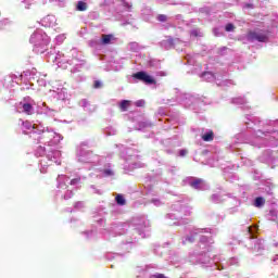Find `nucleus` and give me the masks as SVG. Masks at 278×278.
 <instances>
[{
    "label": "nucleus",
    "instance_id": "nucleus-1",
    "mask_svg": "<svg viewBox=\"0 0 278 278\" xmlns=\"http://www.w3.org/2000/svg\"><path fill=\"white\" fill-rule=\"evenodd\" d=\"M71 55H73V59L68 61L66 60V58H64V54L60 52L55 53V51H51L50 53H48V60H50L51 62H54L56 66H59V68H68L66 64L73 65L74 67L71 70L72 73H77L79 68H81V66L86 64V60H84L81 54L77 52V49H72Z\"/></svg>",
    "mask_w": 278,
    "mask_h": 278
},
{
    "label": "nucleus",
    "instance_id": "nucleus-2",
    "mask_svg": "<svg viewBox=\"0 0 278 278\" xmlns=\"http://www.w3.org/2000/svg\"><path fill=\"white\" fill-rule=\"evenodd\" d=\"M37 140L39 142H43V144H49V147H55V144H60V141L63 140L62 135L49 130L48 128H45V125L42 123L37 124Z\"/></svg>",
    "mask_w": 278,
    "mask_h": 278
},
{
    "label": "nucleus",
    "instance_id": "nucleus-3",
    "mask_svg": "<svg viewBox=\"0 0 278 278\" xmlns=\"http://www.w3.org/2000/svg\"><path fill=\"white\" fill-rule=\"evenodd\" d=\"M88 141L80 142L76 148V160L80 164H98L99 155L88 150Z\"/></svg>",
    "mask_w": 278,
    "mask_h": 278
},
{
    "label": "nucleus",
    "instance_id": "nucleus-4",
    "mask_svg": "<svg viewBox=\"0 0 278 278\" xmlns=\"http://www.w3.org/2000/svg\"><path fill=\"white\" fill-rule=\"evenodd\" d=\"M189 262L191 264H203L204 266H215L218 270L220 268H227V265L225 264H218V258L211 260L207 256H203V254L197 255L195 253H192L189 255Z\"/></svg>",
    "mask_w": 278,
    "mask_h": 278
},
{
    "label": "nucleus",
    "instance_id": "nucleus-5",
    "mask_svg": "<svg viewBox=\"0 0 278 278\" xmlns=\"http://www.w3.org/2000/svg\"><path fill=\"white\" fill-rule=\"evenodd\" d=\"M270 136V131L256 130L250 137L247 138V143L252 147H266L268 144V137Z\"/></svg>",
    "mask_w": 278,
    "mask_h": 278
},
{
    "label": "nucleus",
    "instance_id": "nucleus-6",
    "mask_svg": "<svg viewBox=\"0 0 278 278\" xmlns=\"http://www.w3.org/2000/svg\"><path fill=\"white\" fill-rule=\"evenodd\" d=\"M103 5L114 8L117 14L129 12L131 10V4L125 0H104Z\"/></svg>",
    "mask_w": 278,
    "mask_h": 278
},
{
    "label": "nucleus",
    "instance_id": "nucleus-7",
    "mask_svg": "<svg viewBox=\"0 0 278 278\" xmlns=\"http://www.w3.org/2000/svg\"><path fill=\"white\" fill-rule=\"evenodd\" d=\"M81 181L80 177L71 179V177L66 175H59L56 178V188L59 192H62V190H67L68 185L70 186H77Z\"/></svg>",
    "mask_w": 278,
    "mask_h": 278
},
{
    "label": "nucleus",
    "instance_id": "nucleus-8",
    "mask_svg": "<svg viewBox=\"0 0 278 278\" xmlns=\"http://www.w3.org/2000/svg\"><path fill=\"white\" fill-rule=\"evenodd\" d=\"M162 49H165L166 51H168V49H173V47L175 49H177V51H184V47H188V42L186 41H181L180 39H173L170 37L162 40L160 42Z\"/></svg>",
    "mask_w": 278,
    "mask_h": 278
},
{
    "label": "nucleus",
    "instance_id": "nucleus-9",
    "mask_svg": "<svg viewBox=\"0 0 278 278\" xmlns=\"http://www.w3.org/2000/svg\"><path fill=\"white\" fill-rule=\"evenodd\" d=\"M201 77L204 81H216L217 86H233V80L220 78V75H214L212 72H204Z\"/></svg>",
    "mask_w": 278,
    "mask_h": 278
},
{
    "label": "nucleus",
    "instance_id": "nucleus-10",
    "mask_svg": "<svg viewBox=\"0 0 278 278\" xmlns=\"http://www.w3.org/2000/svg\"><path fill=\"white\" fill-rule=\"evenodd\" d=\"M249 42H268V33L263 30L250 31L247 35Z\"/></svg>",
    "mask_w": 278,
    "mask_h": 278
},
{
    "label": "nucleus",
    "instance_id": "nucleus-11",
    "mask_svg": "<svg viewBox=\"0 0 278 278\" xmlns=\"http://www.w3.org/2000/svg\"><path fill=\"white\" fill-rule=\"evenodd\" d=\"M49 42H51V38L42 30H37V47L39 53H45V47H48Z\"/></svg>",
    "mask_w": 278,
    "mask_h": 278
},
{
    "label": "nucleus",
    "instance_id": "nucleus-12",
    "mask_svg": "<svg viewBox=\"0 0 278 278\" xmlns=\"http://www.w3.org/2000/svg\"><path fill=\"white\" fill-rule=\"evenodd\" d=\"M49 92L59 101H66V99H68V92L64 87L52 86V89H49Z\"/></svg>",
    "mask_w": 278,
    "mask_h": 278
},
{
    "label": "nucleus",
    "instance_id": "nucleus-13",
    "mask_svg": "<svg viewBox=\"0 0 278 278\" xmlns=\"http://www.w3.org/2000/svg\"><path fill=\"white\" fill-rule=\"evenodd\" d=\"M132 224L139 232V236H142V231H144V229H149L151 225L149 219H147L144 216L134 218Z\"/></svg>",
    "mask_w": 278,
    "mask_h": 278
},
{
    "label": "nucleus",
    "instance_id": "nucleus-14",
    "mask_svg": "<svg viewBox=\"0 0 278 278\" xmlns=\"http://www.w3.org/2000/svg\"><path fill=\"white\" fill-rule=\"evenodd\" d=\"M188 181L189 186L194 190H207L210 188V185L201 178H189Z\"/></svg>",
    "mask_w": 278,
    "mask_h": 278
},
{
    "label": "nucleus",
    "instance_id": "nucleus-15",
    "mask_svg": "<svg viewBox=\"0 0 278 278\" xmlns=\"http://www.w3.org/2000/svg\"><path fill=\"white\" fill-rule=\"evenodd\" d=\"M178 102L180 105H184V108H190L193 103H197V99L190 93H184L178 98Z\"/></svg>",
    "mask_w": 278,
    "mask_h": 278
},
{
    "label": "nucleus",
    "instance_id": "nucleus-16",
    "mask_svg": "<svg viewBox=\"0 0 278 278\" xmlns=\"http://www.w3.org/2000/svg\"><path fill=\"white\" fill-rule=\"evenodd\" d=\"M213 244H214V241L212 239H208L205 236H200L199 247L201 249V253H205L210 251Z\"/></svg>",
    "mask_w": 278,
    "mask_h": 278
},
{
    "label": "nucleus",
    "instance_id": "nucleus-17",
    "mask_svg": "<svg viewBox=\"0 0 278 278\" xmlns=\"http://www.w3.org/2000/svg\"><path fill=\"white\" fill-rule=\"evenodd\" d=\"M135 79H139L140 81H143L151 86V84H155V79L151 77L147 72H138L134 75Z\"/></svg>",
    "mask_w": 278,
    "mask_h": 278
},
{
    "label": "nucleus",
    "instance_id": "nucleus-18",
    "mask_svg": "<svg viewBox=\"0 0 278 278\" xmlns=\"http://www.w3.org/2000/svg\"><path fill=\"white\" fill-rule=\"evenodd\" d=\"M203 231H204L205 233H207V231H210V230H208L207 228H205V229H193V230H191L190 235L187 236L185 239H182V244H188V242H189L190 244H192V242H194L195 236H198L199 233H203Z\"/></svg>",
    "mask_w": 278,
    "mask_h": 278
},
{
    "label": "nucleus",
    "instance_id": "nucleus-19",
    "mask_svg": "<svg viewBox=\"0 0 278 278\" xmlns=\"http://www.w3.org/2000/svg\"><path fill=\"white\" fill-rule=\"evenodd\" d=\"M46 157L50 162H54V164H58V166L62 164V152L60 150L49 152Z\"/></svg>",
    "mask_w": 278,
    "mask_h": 278
},
{
    "label": "nucleus",
    "instance_id": "nucleus-20",
    "mask_svg": "<svg viewBox=\"0 0 278 278\" xmlns=\"http://www.w3.org/2000/svg\"><path fill=\"white\" fill-rule=\"evenodd\" d=\"M37 114H46L47 116H55L58 114V111L53 109H49L45 103L37 105Z\"/></svg>",
    "mask_w": 278,
    "mask_h": 278
},
{
    "label": "nucleus",
    "instance_id": "nucleus-21",
    "mask_svg": "<svg viewBox=\"0 0 278 278\" xmlns=\"http://www.w3.org/2000/svg\"><path fill=\"white\" fill-rule=\"evenodd\" d=\"M56 23L58 20L54 17V15H47L40 21V25H42V27H55Z\"/></svg>",
    "mask_w": 278,
    "mask_h": 278
},
{
    "label": "nucleus",
    "instance_id": "nucleus-22",
    "mask_svg": "<svg viewBox=\"0 0 278 278\" xmlns=\"http://www.w3.org/2000/svg\"><path fill=\"white\" fill-rule=\"evenodd\" d=\"M80 108H83L85 110V112H89L92 113L97 110V106L90 104V102H88V100H81L79 102Z\"/></svg>",
    "mask_w": 278,
    "mask_h": 278
},
{
    "label": "nucleus",
    "instance_id": "nucleus-23",
    "mask_svg": "<svg viewBox=\"0 0 278 278\" xmlns=\"http://www.w3.org/2000/svg\"><path fill=\"white\" fill-rule=\"evenodd\" d=\"M128 51H132L134 53H138V51H142V49H144V47L140 46V43L132 41L128 43L127 47Z\"/></svg>",
    "mask_w": 278,
    "mask_h": 278
},
{
    "label": "nucleus",
    "instance_id": "nucleus-24",
    "mask_svg": "<svg viewBox=\"0 0 278 278\" xmlns=\"http://www.w3.org/2000/svg\"><path fill=\"white\" fill-rule=\"evenodd\" d=\"M174 210H178L180 214H185V216H190V207L189 206H181V204H175Z\"/></svg>",
    "mask_w": 278,
    "mask_h": 278
},
{
    "label": "nucleus",
    "instance_id": "nucleus-25",
    "mask_svg": "<svg viewBox=\"0 0 278 278\" xmlns=\"http://www.w3.org/2000/svg\"><path fill=\"white\" fill-rule=\"evenodd\" d=\"M211 203H223L225 201V195L220 193H213L210 198Z\"/></svg>",
    "mask_w": 278,
    "mask_h": 278
},
{
    "label": "nucleus",
    "instance_id": "nucleus-26",
    "mask_svg": "<svg viewBox=\"0 0 278 278\" xmlns=\"http://www.w3.org/2000/svg\"><path fill=\"white\" fill-rule=\"evenodd\" d=\"M114 40H116V38H114V35H102L101 42L102 45H112Z\"/></svg>",
    "mask_w": 278,
    "mask_h": 278
},
{
    "label": "nucleus",
    "instance_id": "nucleus-27",
    "mask_svg": "<svg viewBox=\"0 0 278 278\" xmlns=\"http://www.w3.org/2000/svg\"><path fill=\"white\" fill-rule=\"evenodd\" d=\"M202 140H204V142H212V140H214V132L212 130H206L202 134Z\"/></svg>",
    "mask_w": 278,
    "mask_h": 278
},
{
    "label": "nucleus",
    "instance_id": "nucleus-28",
    "mask_svg": "<svg viewBox=\"0 0 278 278\" xmlns=\"http://www.w3.org/2000/svg\"><path fill=\"white\" fill-rule=\"evenodd\" d=\"M265 204H266V200L262 197L255 198V200L252 203L254 207H264Z\"/></svg>",
    "mask_w": 278,
    "mask_h": 278
},
{
    "label": "nucleus",
    "instance_id": "nucleus-29",
    "mask_svg": "<svg viewBox=\"0 0 278 278\" xmlns=\"http://www.w3.org/2000/svg\"><path fill=\"white\" fill-rule=\"evenodd\" d=\"M114 175V169H112V167L109 168H104L101 170V173L99 174V177H113Z\"/></svg>",
    "mask_w": 278,
    "mask_h": 278
},
{
    "label": "nucleus",
    "instance_id": "nucleus-30",
    "mask_svg": "<svg viewBox=\"0 0 278 278\" xmlns=\"http://www.w3.org/2000/svg\"><path fill=\"white\" fill-rule=\"evenodd\" d=\"M254 244V251H262L264 249V240L262 239H256L252 241Z\"/></svg>",
    "mask_w": 278,
    "mask_h": 278
},
{
    "label": "nucleus",
    "instance_id": "nucleus-31",
    "mask_svg": "<svg viewBox=\"0 0 278 278\" xmlns=\"http://www.w3.org/2000/svg\"><path fill=\"white\" fill-rule=\"evenodd\" d=\"M76 9L78 12H86V10H88V4L84 1H78Z\"/></svg>",
    "mask_w": 278,
    "mask_h": 278
},
{
    "label": "nucleus",
    "instance_id": "nucleus-32",
    "mask_svg": "<svg viewBox=\"0 0 278 278\" xmlns=\"http://www.w3.org/2000/svg\"><path fill=\"white\" fill-rule=\"evenodd\" d=\"M232 103L235 105H245L247 100L244 98H242V97H239V98L232 99Z\"/></svg>",
    "mask_w": 278,
    "mask_h": 278
},
{
    "label": "nucleus",
    "instance_id": "nucleus-33",
    "mask_svg": "<svg viewBox=\"0 0 278 278\" xmlns=\"http://www.w3.org/2000/svg\"><path fill=\"white\" fill-rule=\"evenodd\" d=\"M130 103L131 102L129 100H123L119 103V108H121L122 112H127V108H129Z\"/></svg>",
    "mask_w": 278,
    "mask_h": 278
},
{
    "label": "nucleus",
    "instance_id": "nucleus-34",
    "mask_svg": "<svg viewBox=\"0 0 278 278\" xmlns=\"http://www.w3.org/2000/svg\"><path fill=\"white\" fill-rule=\"evenodd\" d=\"M106 136H116V128L113 126H109L104 130Z\"/></svg>",
    "mask_w": 278,
    "mask_h": 278
},
{
    "label": "nucleus",
    "instance_id": "nucleus-35",
    "mask_svg": "<svg viewBox=\"0 0 278 278\" xmlns=\"http://www.w3.org/2000/svg\"><path fill=\"white\" fill-rule=\"evenodd\" d=\"M115 201H116L117 205H125L127 203L125 200V197H123V194H117L115 198Z\"/></svg>",
    "mask_w": 278,
    "mask_h": 278
},
{
    "label": "nucleus",
    "instance_id": "nucleus-36",
    "mask_svg": "<svg viewBox=\"0 0 278 278\" xmlns=\"http://www.w3.org/2000/svg\"><path fill=\"white\" fill-rule=\"evenodd\" d=\"M150 203H153L155 207H160L161 205H164V202H162L159 198H152L150 200Z\"/></svg>",
    "mask_w": 278,
    "mask_h": 278
},
{
    "label": "nucleus",
    "instance_id": "nucleus-37",
    "mask_svg": "<svg viewBox=\"0 0 278 278\" xmlns=\"http://www.w3.org/2000/svg\"><path fill=\"white\" fill-rule=\"evenodd\" d=\"M66 40V35L62 34L55 37L56 45H62Z\"/></svg>",
    "mask_w": 278,
    "mask_h": 278
},
{
    "label": "nucleus",
    "instance_id": "nucleus-38",
    "mask_svg": "<svg viewBox=\"0 0 278 278\" xmlns=\"http://www.w3.org/2000/svg\"><path fill=\"white\" fill-rule=\"evenodd\" d=\"M45 153H47V149H45V147H42V146H38L37 147V155L42 157V155H45Z\"/></svg>",
    "mask_w": 278,
    "mask_h": 278
},
{
    "label": "nucleus",
    "instance_id": "nucleus-39",
    "mask_svg": "<svg viewBox=\"0 0 278 278\" xmlns=\"http://www.w3.org/2000/svg\"><path fill=\"white\" fill-rule=\"evenodd\" d=\"M147 127H151V123H149V122H140L138 129L142 130V129H147Z\"/></svg>",
    "mask_w": 278,
    "mask_h": 278
},
{
    "label": "nucleus",
    "instance_id": "nucleus-40",
    "mask_svg": "<svg viewBox=\"0 0 278 278\" xmlns=\"http://www.w3.org/2000/svg\"><path fill=\"white\" fill-rule=\"evenodd\" d=\"M73 197V191L72 190H67L64 195L63 199L64 201H68V199H71Z\"/></svg>",
    "mask_w": 278,
    "mask_h": 278
},
{
    "label": "nucleus",
    "instance_id": "nucleus-41",
    "mask_svg": "<svg viewBox=\"0 0 278 278\" xmlns=\"http://www.w3.org/2000/svg\"><path fill=\"white\" fill-rule=\"evenodd\" d=\"M168 17L165 14L157 15V21H160V23H166Z\"/></svg>",
    "mask_w": 278,
    "mask_h": 278
},
{
    "label": "nucleus",
    "instance_id": "nucleus-42",
    "mask_svg": "<svg viewBox=\"0 0 278 278\" xmlns=\"http://www.w3.org/2000/svg\"><path fill=\"white\" fill-rule=\"evenodd\" d=\"M233 29H236V26H233V24H227L226 27H225V30L226 31H233Z\"/></svg>",
    "mask_w": 278,
    "mask_h": 278
},
{
    "label": "nucleus",
    "instance_id": "nucleus-43",
    "mask_svg": "<svg viewBox=\"0 0 278 278\" xmlns=\"http://www.w3.org/2000/svg\"><path fill=\"white\" fill-rule=\"evenodd\" d=\"M236 264H238V258L237 257H231L229 260V266H236Z\"/></svg>",
    "mask_w": 278,
    "mask_h": 278
},
{
    "label": "nucleus",
    "instance_id": "nucleus-44",
    "mask_svg": "<svg viewBox=\"0 0 278 278\" xmlns=\"http://www.w3.org/2000/svg\"><path fill=\"white\" fill-rule=\"evenodd\" d=\"M135 105H136L137 108H144V100H138V101H136V102H135Z\"/></svg>",
    "mask_w": 278,
    "mask_h": 278
},
{
    "label": "nucleus",
    "instance_id": "nucleus-45",
    "mask_svg": "<svg viewBox=\"0 0 278 278\" xmlns=\"http://www.w3.org/2000/svg\"><path fill=\"white\" fill-rule=\"evenodd\" d=\"M90 188L93 191V194H103V191L97 189L93 185Z\"/></svg>",
    "mask_w": 278,
    "mask_h": 278
},
{
    "label": "nucleus",
    "instance_id": "nucleus-46",
    "mask_svg": "<svg viewBox=\"0 0 278 278\" xmlns=\"http://www.w3.org/2000/svg\"><path fill=\"white\" fill-rule=\"evenodd\" d=\"M39 164H40V173H47V165L46 164H42V161H39Z\"/></svg>",
    "mask_w": 278,
    "mask_h": 278
},
{
    "label": "nucleus",
    "instance_id": "nucleus-47",
    "mask_svg": "<svg viewBox=\"0 0 278 278\" xmlns=\"http://www.w3.org/2000/svg\"><path fill=\"white\" fill-rule=\"evenodd\" d=\"M186 155H188V150L182 149V150L179 151V156L180 157H186Z\"/></svg>",
    "mask_w": 278,
    "mask_h": 278
},
{
    "label": "nucleus",
    "instance_id": "nucleus-48",
    "mask_svg": "<svg viewBox=\"0 0 278 278\" xmlns=\"http://www.w3.org/2000/svg\"><path fill=\"white\" fill-rule=\"evenodd\" d=\"M97 214H98L99 216H103V214H106V213H105V208H104V207L98 208Z\"/></svg>",
    "mask_w": 278,
    "mask_h": 278
},
{
    "label": "nucleus",
    "instance_id": "nucleus-49",
    "mask_svg": "<svg viewBox=\"0 0 278 278\" xmlns=\"http://www.w3.org/2000/svg\"><path fill=\"white\" fill-rule=\"evenodd\" d=\"M75 210H81V207H84V202H77L75 205H74Z\"/></svg>",
    "mask_w": 278,
    "mask_h": 278
},
{
    "label": "nucleus",
    "instance_id": "nucleus-50",
    "mask_svg": "<svg viewBox=\"0 0 278 278\" xmlns=\"http://www.w3.org/2000/svg\"><path fill=\"white\" fill-rule=\"evenodd\" d=\"M151 278H168V277L164 276V274H154L151 276Z\"/></svg>",
    "mask_w": 278,
    "mask_h": 278
},
{
    "label": "nucleus",
    "instance_id": "nucleus-51",
    "mask_svg": "<svg viewBox=\"0 0 278 278\" xmlns=\"http://www.w3.org/2000/svg\"><path fill=\"white\" fill-rule=\"evenodd\" d=\"M187 223H190V219H185L182 222H175L174 225H187Z\"/></svg>",
    "mask_w": 278,
    "mask_h": 278
},
{
    "label": "nucleus",
    "instance_id": "nucleus-52",
    "mask_svg": "<svg viewBox=\"0 0 278 278\" xmlns=\"http://www.w3.org/2000/svg\"><path fill=\"white\" fill-rule=\"evenodd\" d=\"M167 218H169L170 220H174V218H177V215L175 213H169L167 214Z\"/></svg>",
    "mask_w": 278,
    "mask_h": 278
},
{
    "label": "nucleus",
    "instance_id": "nucleus-53",
    "mask_svg": "<svg viewBox=\"0 0 278 278\" xmlns=\"http://www.w3.org/2000/svg\"><path fill=\"white\" fill-rule=\"evenodd\" d=\"M37 81H38L39 86H47V80H45L42 78Z\"/></svg>",
    "mask_w": 278,
    "mask_h": 278
},
{
    "label": "nucleus",
    "instance_id": "nucleus-54",
    "mask_svg": "<svg viewBox=\"0 0 278 278\" xmlns=\"http://www.w3.org/2000/svg\"><path fill=\"white\" fill-rule=\"evenodd\" d=\"M93 88H101V81L96 80L94 85H93Z\"/></svg>",
    "mask_w": 278,
    "mask_h": 278
},
{
    "label": "nucleus",
    "instance_id": "nucleus-55",
    "mask_svg": "<svg viewBox=\"0 0 278 278\" xmlns=\"http://www.w3.org/2000/svg\"><path fill=\"white\" fill-rule=\"evenodd\" d=\"M187 62L188 64H192V55L190 54L187 55Z\"/></svg>",
    "mask_w": 278,
    "mask_h": 278
},
{
    "label": "nucleus",
    "instance_id": "nucleus-56",
    "mask_svg": "<svg viewBox=\"0 0 278 278\" xmlns=\"http://www.w3.org/2000/svg\"><path fill=\"white\" fill-rule=\"evenodd\" d=\"M243 8H245V9H253V4H251V3H245L244 5H243Z\"/></svg>",
    "mask_w": 278,
    "mask_h": 278
},
{
    "label": "nucleus",
    "instance_id": "nucleus-57",
    "mask_svg": "<svg viewBox=\"0 0 278 278\" xmlns=\"http://www.w3.org/2000/svg\"><path fill=\"white\" fill-rule=\"evenodd\" d=\"M113 229H114V231L118 232V231H121V226H118V225L114 226Z\"/></svg>",
    "mask_w": 278,
    "mask_h": 278
},
{
    "label": "nucleus",
    "instance_id": "nucleus-58",
    "mask_svg": "<svg viewBox=\"0 0 278 278\" xmlns=\"http://www.w3.org/2000/svg\"><path fill=\"white\" fill-rule=\"evenodd\" d=\"M235 205L238 207L240 205V200L235 198Z\"/></svg>",
    "mask_w": 278,
    "mask_h": 278
},
{
    "label": "nucleus",
    "instance_id": "nucleus-59",
    "mask_svg": "<svg viewBox=\"0 0 278 278\" xmlns=\"http://www.w3.org/2000/svg\"><path fill=\"white\" fill-rule=\"evenodd\" d=\"M110 236H114V233L110 232L109 235H104L106 240H110Z\"/></svg>",
    "mask_w": 278,
    "mask_h": 278
},
{
    "label": "nucleus",
    "instance_id": "nucleus-60",
    "mask_svg": "<svg viewBox=\"0 0 278 278\" xmlns=\"http://www.w3.org/2000/svg\"><path fill=\"white\" fill-rule=\"evenodd\" d=\"M97 222H98L100 225H102V223H105V219L100 218V219H97Z\"/></svg>",
    "mask_w": 278,
    "mask_h": 278
},
{
    "label": "nucleus",
    "instance_id": "nucleus-61",
    "mask_svg": "<svg viewBox=\"0 0 278 278\" xmlns=\"http://www.w3.org/2000/svg\"><path fill=\"white\" fill-rule=\"evenodd\" d=\"M191 35H192V36H199V34L197 33V30H192V31H191Z\"/></svg>",
    "mask_w": 278,
    "mask_h": 278
},
{
    "label": "nucleus",
    "instance_id": "nucleus-62",
    "mask_svg": "<svg viewBox=\"0 0 278 278\" xmlns=\"http://www.w3.org/2000/svg\"><path fill=\"white\" fill-rule=\"evenodd\" d=\"M87 233V238H90V236H92V231H88V232H86Z\"/></svg>",
    "mask_w": 278,
    "mask_h": 278
},
{
    "label": "nucleus",
    "instance_id": "nucleus-63",
    "mask_svg": "<svg viewBox=\"0 0 278 278\" xmlns=\"http://www.w3.org/2000/svg\"><path fill=\"white\" fill-rule=\"evenodd\" d=\"M214 34H215V36H220V34H218V29H214Z\"/></svg>",
    "mask_w": 278,
    "mask_h": 278
},
{
    "label": "nucleus",
    "instance_id": "nucleus-64",
    "mask_svg": "<svg viewBox=\"0 0 278 278\" xmlns=\"http://www.w3.org/2000/svg\"><path fill=\"white\" fill-rule=\"evenodd\" d=\"M249 233H253V229L251 227H248Z\"/></svg>",
    "mask_w": 278,
    "mask_h": 278
}]
</instances>
